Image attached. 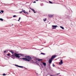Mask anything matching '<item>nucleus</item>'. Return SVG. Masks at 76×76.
Masks as SVG:
<instances>
[{
    "instance_id": "f257e3e1",
    "label": "nucleus",
    "mask_w": 76,
    "mask_h": 76,
    "mask_svg": "<svg viewBox=\"0 0 76 76\" xmlns=\"http://www.w3.org/2000/svg\"><path fill=\"white\" fill-rule=\"evenodd\" d=\"M22 59L23 60L26 61H30V60H32L31 57L28 56H26V58H23Z\"/></svg>"
},
{
    "instance_id": "f03ea898",
    "label": "nucleus",
    "mask_w": 76,
    "mask_h": 76,
    "mask_svg": "<svg viewBox=\"0 0 76 76\" xmlns=\"http://www.w3.org/2000/svg\"><path fill=\"white\" fill-rule=\"evenodd\" d=\"M14 54L15 55V57H18V58H20V56H19L20 55L19 54L16 53H15Z\"/></svg>"
},
{
    "instance_id": "7ed1b4c3",
    "label": "nucleus",
    "mask_w": 76,
    "mask_h": 76,
    "mask_svg": "<svg viewBox=\"0 0 76 76\" xmlns=\"http://www.w3.org/2000/svg\"><path fill=\"white\" fill-rule=\"evenodd\" d=\"M52 27H53V29H56V27L57 26H52Z\"/></svg>"
},
{
    "instance_id": "20e7f679",
    "label": "nucleus",
    "mask_w": 76,
    "mask_h": 76,
    "mask_svg": "<svg viewBox=\"0 0 76 76\" xmlns=\"http://www.w3.org/2000/svg\"><path fill=\"white\" fill-rule=\"evenodd\" d=\"M56 55H53V56H52V57L50 59L53 60V58H54L56 57Z\"/></svg>"
},
{
    "instance_id": "39448f33",
    "label": "nucleus",
    "mask_w": 76,
    "mask_h": 76,
    "mask_svg": "<svg viewBox=\"0 0 76 76\" xmlns=\"http://www.w3.org/2000/svg\"><path fill=\"white\" fill-rule=\"evenodd\" d=\"M52 60H53L52 59H50L49 60V63L50 64H51V63H52Z\"/></svg>"
},
{
    "instance_id": "423d86ee",
    "label": "nucleus",
    "mask_w": 76,
    "mask_h": 76,
    "mask_svg": "<svg viewBox=\"0 0 76 76\" xmlns=\"http://www.w3.org/2000/svg\"><path fill=\"white\" fill-rule=\"evenodd\" d=\"M63 63V60H61V61L59 62V64H62Z\"/></svg>"
},
{
    "instance_id": "0eeeda50",
    "label": "nucleus",
    "mask_w": 76,
    "mask_h": 76,
    "mask_svg": "<svg viewBox=\"0 0 76 76\" xmlns=\"http://www.w3.org/2000/svg\"><path fill=\"white\" fill-rule=\"evenodd\" d=\"M53 15H48V16L50 18H52L53 16Z\"/></svg>"
},
{
    "instance_id": "6e6552de",
    "label": "nucleus",
    "mask_w": 76,
    "mask_h": 76,
    "mask_svg": "<svg viewBox=\"0 0 76 76\" xmlns=\"http://www.w3.org/2000/svg\"><path fill=\"white\" fill-rule=\"evenodd\" d=\"M44 66H46V63L45 62H42Z\"/></svg>"
},
{
    "instance_id": "1a4fd4ad",
    "label": "nucleus",
    "mask_w": 76,
    "mask_h": 76,
    "mask_svg": "<svg viewBox=\"0 0 76 76\" xmlns=\"http://www.w3.org/2000/svg\"><path fill=\"white\" fill-rule=\"evenodd\" d=\"M49 2V3H50V4H53V3H55L54 2H52L50 1H48Z\"/></svg>"
},
{
    "instance_id": "9d476101",
    "label": "nucleus",
    "mask_w": 76,
    "mask_h": 76,
    "mask_svg": "<svg viewBox=\"0 0 76 76\" xmlns=\"http://www.w3.org/2000/svg\"><path fill=\"white\" fill-rule=\"evenodd\" d=\"M36 60H37L38 61H42V59H36Z\"/></svg>"
},
{
    "instance_id": "9b49d317",
    "label": "nucleus",
    "mask_w": 76,
    "mask_h": 76,
    "mask_svg": "<svg viewBox=\"0 0 76 76\" xmlns=\"http://www.w3.org/2000/svg\"><path fill=\"white\" fill-rule=\"evenodd\" d=\"M46 20H47V18H46L43 19V20H44V22H45L46 21Z\"/></svg>"
},
{
    "instance_id": "f8f14e48",
    "label": "nucleus",
    "mask_w": 76,
    "mask_h": 76,
    "mask_svg": "<svg viewBox=\"0 0 76 76\" xmlns=\"http://www.w3.org/2000/svg\"><path fill=\"white\" fill-rule=\"evenodd\" d=\"M60 28H61L62 29H64V27H63L62 26H60Z\"/></svg>"
},
{
    "instance_id": "ddd939ff",
    "label": "nucleus",
    "mask_w": 76,
    "mask_h": 76,
    "mask_svg": "<svg viewBox=\"0 0 76 76\" xmlns=\"http://www.w3.org/2000/svg\"><path fill=\"white\" fill-rule=\"evenodd\" d=\"M24 13H25V14H26V15H28V13L26 12H24Z\"/></svg>"
},
{
    "instance_id": "4468645a",
    "label": "nucleus",
    "mask_w": 76,
    "mask_h": 76,
    "mask_svg": "<svg viewBox=\"0 0 76 76\" xmlns=\"http://www.w3.org/2000/svg\"><path fill=\"white\" fill-rule=\"evenodd\" d=\"M22 11H23V12H24V13H25V10H23V9H22Z\"/></svg>"
},
{
    "instance_id": "2eb2a0df",
    "label": "nucleus",
    "mask_w": 76,
    "mask_h": 76,
    "mask_svg": "<svg viewBox=\"0 0 76 76\" xmlns=\"http://www.w3.org/2000/svg\"><path fill=\"white\" fill-rule=\"evenodd\" d=\"M0 20H1V21H3V20L2 18H0Z\"/></svg>"
},
{
    "instance_id": "dca6fc26",
    "label": "nucleus",
    "mask_w": 76,
    "mask_h": 76,
    "mask_svg": "<svg viewBox=\"0 0 76 76\" xmlns=\"http://www.w3.org/2000/svg\"><path fill=\"white\" fill-rule=\"evenodd\" d=\"M41 54H43V55H45V53H41Z\"/></svg>"
},
{
    "instance_id": "f3484780",
    "label": "nucleus",
    "mask_w": 76,
    "mask_h": 76,
    "mask_svg": "<svg viewBox=\"0 0 76 76\" xmlns=\"http://www.w3.org/2000/svg\"><path fill=\"white\" fill-rule=\"evenodd\" d=\"M16 15H14L13 16V18H15V17H16Z\"/></svg>"
},
{
    "instance_id": "a211bd4d",
    "label": "nucleus",
    "mask_w": 76,
    "mask_h": 76,
    "mask_svg": "<svg viewBox=\"0 0 76 76\" xmlns=\"http://www.w3.org/2000/svg\"><path fill=\"white\" fill-rule=\"evenodd\" d=\"M53 67H55V65L54 64H53Z\"/></svg>"
},
{
    "instance_id": "6ab92c4d",
    "label": "nucleus",
    "mask_w": 76,
    "mask_h": 76,
    "mask_svg": "<svg viewBox=\"0 0 76 76\" xmlns=\"http://www.w3.org/2000/svg\"><path fill=\"white\" fill-rule=\"evenodd\" d=\"M31 9V10H32V11H34V10L33 9Z\"/></svg>"
},
{
    "instance_id": "aec40b11",
    "label": "nucleus",
    "mask_w": 76,
    "mask_h": 76,
    "mask_svg": "<svg viewBox=\"0 0 76 76\" xmlns=\"http://www.w3.org/2000/svg\"><path fill=\"white\" fill-rule=\"evenodd\" d=\"M3 76H6V74L4 73L3 75Z\"/></svg>"
},
{
    "instance_id": "412c9836",
    "label": "nucleus",
    "mask_w": 76,
    "mask_h": 76,
    "mask_svg": "<svg viewBox=\"0 0 76 76\" xmlns=\"http://www.w3.org/2000/svg\"><path fill=\"white\" fill-rule=\"evenodd\" d=\"M1 12L2 13H3V12H4V11H3V10H1Z\"/></svg>"
},
{
    "instance_id": "4be33fe9",
    "label": "nucleus",
    "mask_w": 76,
    "mask_h": 76,
    "mask_svg": "<svg viewBox=\"0 0 76 76\" xmlns=\"http://www.w3.org/2000/svg\"><path fill=\"white\" fill-rule=\"evenodd\" d=\"M16 66L18 67H20V66H18V65H16Z\"/></svg>"
},
{
    "instance_id": "5701e85b",
    "label": "nucleus",
    "mask_w": 76,
    "mask_h": 76,
    "mask_svg": "<svg viewBox=\"0 0 76 76\" xmlns=\"http://www.w3.org/2000/svg\"><path fill=\"white\" fill-rule=\"evenodd\" d=\"M34 13H37V12H35V10H34V11H33Z\"/></svg>"
},
{
    "instance_id": "b1692460",
    "label": "nucleus",
    "mask_w": 76,
    "mask_h": 76,
    "mask_svg": "<svg viewBox=\"0 0 76 76\" xmlns=\"http://www.w3.org/2000/svg\"><path fill=\"white\" fill-rule=\"evenodd\" d=\"M33 3H36V1H34V2H33Z\"/></svg>"
},
{
    "instance_id": "393cba45",
    "label": "nucleus",
    "mask_w": 76,
    "mask_h": 76,
    "mask_svg": "<svg viewBox=\"0 0 76 76\" xmlns=\"http://www.w3.org/2000/svg\"><path fill=\"white\" fill-rule=\"evenodd\" d=\"M59 74H60V73H58V74H56V75H59Z\"/></svg>"
},
{
    "instance_id": "a878e982",
    "label": "nucleus",
    "mask_w": 76,
    "mask_h": 76,
    "mask_svg": "<svg viewBox=\"0 0 76 76\" xmlns=\"http://www.w3.org/2000/svg\"><path fill=\"white\" fill-rule=\"evenodd\" d=\"M20 18H19V20H20Z\"/></svg>"
},
{
    "instance_id": "bb28decb",
    "label": "nucleus",
    "mask_w": 76,
    "mask_h": 76,
    "mask_svg": "<svg viewBox=\"0 0 76 76\" xmlns=\"http://www.w3.org/2000/svg\"><path fill=\"white\" fill-rule=\"evenodd\" d=\"M20 12V13H22L23 12H22V11H21V12Z\"/></svg>"
},
{
    "instance_id": "cd10ccee",
    "label": "nucleus",
    "mask_w": 76,
    "mask_h": 76,
    "mask_svg": "<svg viewBox=\"0 0 76 76\" xmlns=\"http://www.w3.org/2000/svg\"><path fill=\"white\" fill-rule=\"evenodd\" d=\"M6 51H4V53H6Z\"/></svg>"
},
{
    "instance_id": "c85d7f7f",
    "label": "nucleus",
    "mask_w": 76,
    "mask_h": 76,
    "mask_svg": "<svg viewBox=\"0 0 76 76\" xmlns=\"http://www.w3.org/2000/svg\"><path fill=\"white\" fill-rule=\"evenodd\" d=\"M21 67L22 68H23V67L21 66Z\"/></svg>"
},
{
    "instance_id": "c756f323",
    "label": "nucleus",
    "mask_w": 76,
    "mask_h": 76,
    "mask_svg": "<svg viewBox=\"0 0 76 76\" xmlns=\"http://www.w3.org/2000/svg\"><path fill=\"white\" fill-rule=\"evenodd\" d=\"M7 56H10V55H9V54H8Z\"/></svg>"
},
{
    "instance_id": "7c9ffc66",
    "label": "nucleus",
    "mask_w": 76,
    "mask_h": 76,
    "mask_svg": "<svg viewBox=\"0 0 76 76\" xmlns=\"http://www.w3.org/2000/svg\"><path fill=\"white\" fill-rule=\"evenodd\" d=\"M21 66H20L19 67H21Z\"/></svg>"
},
{
    "instance_id": "2f4dec72",
    "label": "nucleus",
    "mask_w": 76,
    "mask_h": 76,
    "mask_svg": "<svg viewBox=\"0 0 76 76\" xmlns=\"http://www.w3.org/2000/svg\"><path fill=\"white\" fill-rule=\"evenodd\" d=\"M18 20V21H19V20Z\"/></svg>"
},
{
    "instance_id": "473e14b6",
    "label": "nucleus",
    "mask_w": 76,
    "mask_h": 76,
    "mask_svg": "<svg viewBox=\"0 0 76 76\" xmlns=\"http://www.w3.org/2000/svg\"><path fill=\"white\" fill-rule=\"evenodd\" d=\"M39 0H36V1H38Z\"/></svg>"
},
{
    "instance_id": "72a5a7b5",
    "label": "nucleus",
    "mask_w": 76,
    "mask_h": 76,
    "mask_svg": "<svg viewBox=\"0 0 76 76\" xmlns=\"http://www.w3.org/2000/svg\"><path fill=\"white\" fill-rule=\"evenodd\" d=\"M0 13H1V12L0 11Z\"/></svg>"
},
{
    "instance_id": "f704fd0d",
    "label": "nucleus",
    "mask_w": 76,
    "mask_h": 76,
    "mask_svg": "<svg viewBox=\"0 0 76 76\" xmlns=\"http://www.w3.org/2000/svg\"><path fill=\"white\" fill-rule=\"evenodd\" d=\"M12 53H13V52H12Z\"/></svg>"
},
{
    "instance_id": "c9c22d12",
    "label": "nucleus",
    "mask_w": 76,
    "mask_h": 76,
    "mask_svg": "<svg viewBox=\"0 0 76 76\" xmlns=\"http://www.w3.org/2000/svg\"><path fill=\"white\" fill-rule=\"evenodd\" d=\"M13 24H12V26H13Z\"/></svg>"
},
{
    "instance_id": "e433bc0d",
    "label": "nucleus",
    "mask_w": 76,
    "mask_h": 76,
    "mask_svg": "<svg viewBox=\"0 0 76 76\" xmlns=\"http://www.w3.org/2000/svg\"><path fill=\"white\" fill-rule=\"evenodd\" d=\"M50 76H53V75H51Z\"/></svg>"
},
{
    "instance_id": "4c0bfd02",
    "label": "nucleus",
    "mask_w": 76,
    "mask_h": 76,
    "mask_svg": "<svg viewBox=\"0 0 76 76\" xmlns=\"http://www.w3.org/2000/svg\"><path fill=\"white\" fill-rule=\"evenodd\" d=\"M29 12H30V11H29Z\"/></svg>"
}]
</instances>
